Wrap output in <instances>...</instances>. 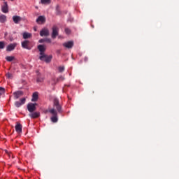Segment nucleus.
Masks as SVG:
<instances>
[{
    "label": "nucleus",
    "instance_id": "11",
    "mask_svg": "<svg viewBox=\"0 0 179 179\" xmlns=\"http://www.w3.org/2000/svg\"><path fill=\"white\" fill-rule=\"evenodd\" d=\"M16 45H17V44L11 43L7 46L6 50L7 51H13V50H15V48H16Z\"/></svg>",
    "mask_w": 179,
    "mask_h": 179
},
{
    "label": "nucleus",
    "instance_id": "10",
    "mask_svg": "<svg viewBox=\"0 0 179 179\" xmlns=\"http://www.w3.org/2000/svg\"><path fill=\"white\" fill-rule=\"evenodd\" d=\"M13 20L15 24H17L20 22H22V17L20 16L14 15L13 17Z\"/></svg>",
    "mask_w": 179,
    "mask_h": 179
},
{
    "label": "nucleus",
    "instance_id": "26",
    "mask_svg": "<svg viewBox=\"0 0 179 179\" xmlns=\"http://www.w3.org/2000/svg\"><path fill=\"white\" fill-rule=\"evenodd\" d=\"M65 33L66 34H71V29H69V28H66Z\"/></svg>",
    "mask_w": 179,
    "mask_h": 179
},
{
    "label": "nucleus",
    "instance_id": "25",
    "mask_svg": "<svg viewBox=\"0 0 179 179\" xmlns=\"http://www.w3.org/2000/svg\"><path fill=\"white\" fill-rule=\"evenodd\" d=\"M20 103H21L22 105L24 104V103H26V98L21 99Z\"/></svg>",
    "mask_w": 179,
    "mask_h": 179
},
{
    "label": "nucleus",
    "instance_id": "6",
    "mask_svg": "<svg viewBox=\"0 0 179 179\" xmlns=\"http://www.w3.org/2000/svg\"><path fill=\"white\" fill-rule=\"evenodd\" d=\"M63 47H65V48H68L69 50H71V48L73 47V41H70L64 43Z\"/></svg>",
    "mask_w": 179,
    "mask_h": 179
},
{
    "label": "nucleus",
    "instance_id": "33",
    "mask_svg": "<svg viewBox=\"0 0 179 179\" xmlns=\"http://www.w3.org/2000/svg\"><path fill=\"white\" fill-rule=\"evenodd\" d=\"M41 3H43V4L45 3V0H41Z\"/></svg>",
    "mask_w": 179,
    "mask_h": 179
},
{
    "label": "nucleus",
    "instance_id": "7",
    "mask_svg": "<svg viewBox=\"0 0 179 179\" xmlns=\"http://www.w3.org/2000/svg\"><path fill=\"white\" fill-rule=\"evenodd\" d=\"M58 36V27L54 26L52 27V38H56Z\"/></svg>",
    "mask_w": 179,
    "mask_h": 179
},
{
    "label": "nucleus",
    "instance_id": "13",
    "mask_svg": "<svg viewBox=\"0 0 179 179\" xmlns=\"http://www.w3.org/2000/svg\"><path fill=\"white\" fill-rule=\"evenodd\" d=\"M38 100V92H34L32 94L31 101H37Z\"/></svg>",
    "mask_w": 179,
    "mask_h": 179
},
{
    "label": "nucleus",
    "instance_id": "3",
    "mask_svg": "<svg viewBox=\"0 0 179 179\" xmlns=\"http://www.w3.org/2000/svg\"><path fill=\"white\" fill-rule=\"evenodd\" d=\"M53 106L58 113H62V106H61V104H59V100L57 98H55L53 100Z\"/></svg>",
    "mask_w": 179,
    "mask_h": 179
},
{
    "label": "nucleus",
    "instance_id": "9",
    "mask_svg": "<svg viewBox=\"0 0 179 179\" xmlns=\"http://www.w3.org/2000/svg\"><path fill=\"white\" fill-rule=\"evenodd\" d=\"M44 22H45V17L44 16L41 15L36 19V23H38V24H43Z\"/></svg>",
    "mask_w": 179,
    "mask_h": 179
},
{
    "label": "nucleus",
    "instance_id": "19",
    "mask_svg": "<svg viewBox=\"0 0 179 179\" xmlns=\"http://www.w3.org/2000/svg\"><path fill=\"white\" fill-rule=\"evenodd\" d=\"M6 61H8V62H12V61L15 59V57H13V56H7V57H6Z\"/></svg>",
    "mask_w": 179,
    "mask_h": 179
},
{
    "label": "nucleus",
    "instance_id": "23",
    "mask_svg": "<svg viewBox=\"0 0 179 179\" xmlns=\"http://www.w3.org/2000/svg\"><path fill=\"white\" fill-rule=\"evenodd\" d=\"M15 105L16 106V107H20V106H22V103L20 101H16Z\"/></svg>",
    "mask_w": 179,
    "mask_h": 179
},
{
    "label": "nucleus",
    "instance_id": "28",
    "mask_svg": "<svg viewBox=\"0 0 179 179\" xmlns=\"http://www.w3.org/2000/svg\"><path fill=\"white\" fill-rule=\"evenodd\" d=\"M51 3V0H45V5H50Z\"/></svg>",
    "mask_w": 179,
    "mask_h": 179
},
{
    "label": "nucleus",
    "instance_id": "22",
    "mask_svg": "<svg viewBox=\"0 0 179 179\" xmlns=\"http://www.w3.org/2000/svg\"><path fill=\"white\" fill-rule=\"evenodd\" d=\"M3 93H5V88L3 87H0V96L1 94H3Z\"/></svg>",
    "mask_w": 179,
    "mask_h": 179
},
{
    "label": "nucleus",
    "instance_id": "24",
    "mask_svg": "<svg viewBox=\"0 0 179 179\" xmlns=\"http://www.w3.org/2000/svg\"><path fill=\"white\" fill-rule=\"evenodd\" d=\"M64 71H65V67L64 66L59 67V72H64Z\"/></svg>",
    "mask_w": 179,
    "mask_h": 179
},
{
    "label": "nucleus",
    "instance_id": "4",
    "mask_svg": "<svg viewBox=\"0 0 179 179\" xmlns=\"http://www.w3.org/2000/svg\"><path fill=\"white\" fill-rule=\"evenodd\" d=\"M22 47L25 50H31L32 46H30V41L26 40L22 42Z\"/></svg>",
    "mask_w": 179,
    "mask_h": 179
},
{
    "label": "nucleus",
    "instance_id": "30",
    "mask_svg": "<svg viewBox=\"0 0 179 179\" xmlns=\"http://www.w3.org/2000/svg\"><path fill=\"white\" fill-rule=\"evenodd\" d=\"M45 43H51V39L50 38H45Z\"/></svg>",
    "mask_w": 179,
    "mask_h": 179
},
{
    "label": "nucleus",
    "instance_id": "8",
    "mask_svg": "<svg viewBox=\"0 0 179 179\" xmlns=\"http://www.w3.org/2000/svg\"><path fill=\"white\" fill-rule=\"evenodd\" d=\"M1 12H3V13H8V12H9L7 2H4V5L1 6Z\"/></svg>",
    "mask_w": 179,
    "mask_h": 179
},
{
    "label": "nucleus",
    "instance_id": "32",
    "mask_svg": "<svg viewBox=\"0 0 179 179\" xmlns=\"http://www.w3.org/2000/svg\"><path fill=\"white\" fill-rule=\"evenodd\" d=\"M44 41H45V39H40L39 41H38V43H44Z\"/></svg>",
    "mask_w": 179,
    "mask_h": 179
},
{
    "label": "nucleus",
    "instance_id": "27",
    "mask_svg": "<svg viewBox=\"0 0 179 179\" xmlns=\"http://www.w3.org/2000/svg\"><path fill=\"white\" fill-rule=\"evenodd\" d=\"M6 78H8V79H12V74L8 73L6 75Z\"/></svg>",
    "mask_w": 179,
    "mask_h": 179
},
{
    "label": "nucleus",
    "instance_id": "20",
    "mask_svg": "<svg viewBox=\"0 0 179 179\" xmlns=\"http://www.w3.org/2000/svg\"><path fill=\"white\" fill-rule=\"evenodd\" d=\"M40 36H41V37H43V36H45V29H43L42 31H41Z\"/></svg>",
    "mask_w": 179,
    "mask_h": 179
},
{
    "label": "nucleus",
    "instance_id": "29",
    "mask_svg": "<svg viewBox=\"0 0 179 179\" xmlns=\"http://www.w3.org/2000/svg\"><path fill=\"white\" fill-rule=\"evenodd\" d=\"M64 79H65V78H64V77L61 76L59 78H57V82H59V80H64Z\"/></svg>",
    "mask_w": 179,
    "mask_h": 179
},
{
    "label": "nucleus",
    "instance_id": "5",
    "mask_svg": "<svg viewBox=\"0 0 179 179\" xmlns=\"http://www.w3.org/2000/svg\"><path fill=\"white\" fill-rule=\"evenodd\" d=\"M36 106H37V103H29L27 105V110L29 111V113H34V111H36Z\"/></svg>",
    "mask_w": 179,
    "mask_h": 179
},
{
    "label": "nucleus",
    "instance_id": "2",
    "mask_svg": "<svg viewBox=\"0 0 179 179\" xmlns=\"http://www.w3.org/2000/svg\"><path fill=\"white\" fill-rule=\"evenodd\" d=\"M38 50L40 52L39 59H41V61H45V46L39 45H38Z\"/></svg>",
    "mask_w": 179,
    "mask_h": 179
},
{
    "label": "nucleus",
    "instance_id": "1",
    "mask_svg": "<svg viewBox=\"0 0 179 179\" xmlns=\"http://www.w3.org/2000/svg\"><path fill=\"white\" fill-rule=\"evenodd\" d=\"M46 113H50V114H52V116L50 117L52 122L55 124L56 122H58V113L57 112V110H55V109H50L49 110H46Z\"/></svg>",
    "mask_w": 179,
    "mask_h": 179
},
{
    "label": "nucleus",
    "instance_id": "31",
    "mask_svg": "<svg viewBox=\"0 0 179 179\" xmlns=\"http://www.w3.org/2000/svg\"><path fill=\"white\" fill-rule=\"evenodd\" d=\"M48 34H50V31L48 29H45V36H48Z\"/></svg>",
    "mask_w": 179,
    "mask_h": 179
},
{
    "label": "nucleus",
    "instance_id": "16",
    "mask_svg": "<svg viewBox=\"0 0 179 179\" xmlns=\"http://www.w3.org/2000/svg\"><path fill=\"white\" fill-rule=\"evenodd\" d=\"M15 131L17 132V134H20L22 132V124H17L15 126Z\"/></svg>",
    "mask_w": 179,
    "mask_h": 179
},
{
    "label": "nucleus",
    "instance_id": "15",
    "mask_svg": "<svg viewBox=\"0 0 179 179\" xmlns=\"http://www.w3.org/2000/svg\"><path fill=\"white\" fill-rule=\"evenodd\" d=\"M52 60V55H45V63L46 64H50V62H51V61Z\"/></svg>",
    "mask_w": 179,
    "mask_h": 179
},
{
    "label": "nucleus",
    "instance_id": "36",
    "mask_svg": "<svg viewBox=\"0 0 179 179\" xmlns=\"http://www.w3.org/2000/svg\"><path fill=\"white\" fill-rule=\"evenodd\" d=\"M85 62L87 61V57H85Z\"/></svg>",
    "mask_w": 179,
    "mask_h": 179
},
{
    "label": "nucleus",
    "instance_id": "34",
    "mask_svg": "<svg viewBox=\"0 0 179 179\" xmlns=\"http://www.w3.org/2000/svg\"><path fill=\"white\" fill-rule=\"evenodd\" d=\"M34 31H37V27H34Z\"/></svg>",
    "mask_w": 179,
    "mask_h": 179
},
{
    "label": "nucleus",
    "instance_id": "14",
    "mask_svg": "<svg viewBox=\"0 0 179 179\" xmlns=\"http://www.w3.org/2000/svg\"><path fill=\"white\" fill-rule=\"evenodd\" d=\"M22 36L24 40H27V38H31V34L28 32H24L22 34Z\"/></svg>",
    "mask_w": 179,
    "mask_h": 179
},
{
    "label": "nucleus",
    "instance_id": "35",
    "mask_svg": "<svg viewBox=\"0 0 179 179\" xmlns=\"http://www.w3.org/2000/svg\"><path fill=\"white\" fill-rule=\"evenodd\" d=\"M59 8V6H57V7H56L57 10H58Z\"/></svg>",
    "mask_w": 179,
    "mask_h": 179
},
{
    "label": "nucleus",
    "instance_id": "17",
    "mask_svg": "<svg viewBox=\"0 0 179 179\" xmlns=\"http://www.w3.org/2000/svg\"><path fill=\"white\" fill-rule=\"evenodd\" d=\"M5 22H6V15H0V23H5Z\"/></svg>",
    "mask_w": 179,
    "mask_h": 179
},
{
    "label": "nucleus",
    "instance_id": "21",
    "mask_svg": "<svg viewBox=\"0 0 179 179\" xmlns=\"http://www.w3.org/2000/svg\"><path fill=\"white\" fill-rule=\"evenodd\" d=\"M3 48H5V43L1 41L0 42V50H2Z\"/></svg>",
    "mask_w": 179,
    "mask_h": 179
},
{
    "label": "nucleus",
    "instance_id": "18",
    "mask_svg": "<svg viewBox=\"0 0 179 179\" xmlns=\"http://www.w3.org/2000/svg\"><path fill=\"white\" fill-rule=\"evenodd\" d=\"M22 94L23 92H22L21 91H18L14 93V96L16 99H19V97H20V96H22Z\"/></svg>",
    "mask_w": 179,
    "mask_h": 179
},
{
    "label": "nucleus",
    "instance_id": "37",
    "mask_svg": "<svg viewBox=\"0 0 179 179\" xmlns=\"http://www.w3.org/2000/svg\"><path fill=\"white\" fill-rule=\"evenodd\" d=\"M11 1H13V0H11Z\"/></svg>",
    "mask_w": 179,
    "mask_h": 179
},
{
    "label": "nucleus",
    "instance_id": "12",
    "mask_svg": "<svg viewBox=\"0 0 179 179\" xmlns=\"http://www.w3.org/2000/svg\"><path fill=\"white\" fill-rule=\"evenodd\" d=\"M29 117L34 119L38 118L40 117V112H31L29 114Z\"/></svg>",
    "mask_w": 179,
    "mask_h": 179
}]
</instances>
